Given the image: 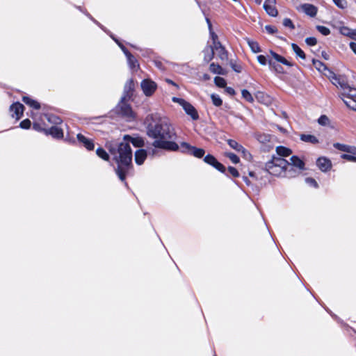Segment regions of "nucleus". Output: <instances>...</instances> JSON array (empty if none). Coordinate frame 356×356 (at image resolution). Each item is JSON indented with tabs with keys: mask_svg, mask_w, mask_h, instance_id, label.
<instances>
[{
	"mask_svg": "<svg viewBox=\"0 0 356 356\" xmlns=\"http://www.w3.org/2000/svg\"><path fill=\"white\" fill-rule=\"evenodd\" d=\"M207 22L208 23L209 29H211V24L208 18H207ZM210 34H211V39L213 40V46H215V42H219L218 41H217L218 36L214 32H212L211 30H210Z\"/></svg>",
	"mask_w": 356,
	"mask_h": 356,
	"instance_id": "44",
	"label": "nucleus"
},
{
	"mask_svg": "<svg viewBox=\"0 0 356 356\" xmlns=\"http://www.w3.org/2000/svg\"><path fill=\"white\" fill-rule=\"evenodd\" d=\"M227 143L232 149L238 152H241V150H243V146L234 140L229 139L227 140Z\"/></svg>",
	"mask_w": 356,
	"mask_h": 356,
	"instance_id": "37",
	"label": "nucleus"
},
{
	"mask_svg": "<svg viewBox=\"0 0 356 356\" xmlns=\"http://www.w3.org/2000/svg\"><path fill=\"white\" fill-rule=\"evenodd\" d=\"M22 100L26 104L29 105V106L35 109H39L40 108V105L38 102L32 99L29 97L24 96L22 97Z\"/></svg>",
	"mask_w": 356,
	"mask_h": 356,
	"instance_id": "30",
	"label": "nucleus"
},
{
	"mask_svg": "<svg viewBox=\"0 0 356 356\" xmlns=\"http://www.w3.org/2000/svg\"><path fill=\"white\" fill-rule=\"evenodd\" d=\"M214 49L213 46L207 47L204 51V60L208 63L213 58Z\"/></svg>",
	"mask_w": 356,
	"mask_h": 356,
	"instance_id": "26",
	"label": "nucleus"
},
{
	"mask_svg": "<svg viewBox=\"0 0 356 356\" xmlns=\"http://www.w3.org/2000/svg\"><path fill=\"white\" fill-rule=\"evenodd\" d=\"M204 161L205 163L213 166L216 169H217L220 172H225V167L222 164L219 163L216 160V159L214 156H213L212 155H210V154L207 155L204 157Z\"/></svg>",
	"mask_w": 356,
	"mask_h": 356,
	"instance_id": "10",
	"label": "nucleus"
},
{
	"mask_svg": "<svg viewBox=\"0 0 356 356\" xmlns=\"http://www.w3.org/2000/svg\"><path fill=\"white\" fill-rule=\"evenodd\" d=\"M265 29L270 34H273L277 31V29L275 26L270 25L265 26Z\"/></svg>",
	"mask_w": 356,
	"mask_h": 356,
	"instance_id": "56",
	"label": "nucleus"
},
{
	"mask_svg": "<svg viewBox=\"0 0 356 356\" xmlns=\"http://www.w3.org/2000/svg\"><path fill=\"white\" fill-rule=\"evenodd\" d=\"M127 58L131 69L137 70L139 68L138 62L132 54H129Z\"/></svg>",
	"mask_w": 356,
	"mask_h": 356,
	"instance_id": "28",
	"label": "nucleus"
},
{
	"mask_svg": "<svg viewBox=\"0 0 356 356\" xmlns=\"http://www.w3.org/2000/svg\"><path fill=\"white\" fill-rule=\"evenodd\" d=\"M350 38L356 40V29H353Z\"/></svg>",
	"mask_w": 356,
	"mask_h": 356,
	"instance_id": "64",
	"label": "nucleus"
},
{
	"mask_svg": "<svg viewBox=\"0 0 356 356\" xmlns=\"http://www.w3.org/2000/svg\"><path fill=\"white\" fill-rule=\"evenodd\" d=\"M333 1L340 8H344L346 6V0H333Z\"/></svg>",
	"mask_w": 356,
	"mask_h": 356,
	"instance_id": "53",
	"label": "nucleus"
},
{
	"mask_svg": "<svg viewBox=\"0 0 356 356\" xmlns=\"http://www.w3.org/2000/svg\"><path fill=\"white\" fill-rule=\"evenodd\" d=\"M283 25L286 27H289L291 29H294L295 26L292 21L289 18H285L283 20Z\"/></svg>",
	"mask_w": 356,
	"mask_h": 356,
	"instance_id": "51",
	"label": "nucleus"
},
{
	"mask_svg": "<svg viewBox=\"0 0 356 356\" xmlns=\"http://www.w3.org/2000/svg\"><path fill=\"white\" fill-rule=\"evenodd\" d=\"M291 47L297 56L300 57L302 59H305V54L296 44L293 43L291 44Z\"/></svg>",
	"mask_w": 356,
	"mask_h": 356,
	"instance_id": "35",
	"label": "nucleus"
},
{
	"mask_svg": "<svg viewBox=\"0 0 356 356\" xmlns=\"http://www.w3.org/2000/svg\"><path fill=\"white\" fill-rule=\"evenodd\" d=\"M317 30L323 35H327L330 34V31L328 28L323 26H317Z\"/></svg>",
	"mask_w": 356,
	"mask_h": 356,
	"instance_id": "48",
	"label": "nucleus"
},
{
	"mask_svg": "<svg viewBox=\"0 0 356 356\" xmlns=\"http://www.w3.org/2000/svg\"><path fill=\"white\" fill-rule=\"evenodd\" d=\"M44 132L46 135H51L54 138H62L63 137V129L58 126H52L49 129H44Z\"/></svg>",
	"mask_w": 356,
	"mask_h": 356,
	"instance_id": "12",
	"label": "nucleus"
},
{
	"mask_svg": "<svg viewBox=\"0 0 356 356\" xmlns=\"http://www.w3.org/2000/svg\"><path fill=\"white\" fill-rule=\"evenodd\" d=\"M300 138L302 141L305 142V143H311V144H314V145L318 143V138L314 135L304 134H301L300 136Z\"/></svg>",
	"mask_w": 356,
	"mask_h": 356,
	"instance_id": "22",
	"label": "nucleus"
},
{
	"mask_svg": "<svg viewBox=\"0 0 356 356\" xmlns=\"http://www.w3.org/2000/svg\"><path fill=\"white\" fill-rule=\"evenodd\" d=\"M342 99L346 105L353 111H356V99L349 97L342 96Z\"/></svg>",
	"mask_w": 356,
	"mask_h": 356,
	"instance_id": "25",
	"label": "nucleus"
},
{
	"mask_svg": "<svg viewBox=\"0 0 356 356\" xmlns=\"http://www.w3.org/2000/svg\"><path fill=\"white\" fill-rule=\"evenodd\" d=\"M45 116H46L47 120L50 123L54 124L55 126H57L58 124H60L62 122L61 120L58 117H56L55 115H46Z\"/></svg>",
	"mask_w": 356,
	"mask_h": 356,
	"instance_id": "42",
	"label": "nucleus"
},
{
	"mask_svg": "<svg viewBox=\"0 0 356 356\" xmlns=\"http://www.w3.org/2000/svg\"><path fill=\"white\" fill-rule=\"evenodd\" d=\"M257 61L262 65H266L267 63H268V60H267L266 56L263 55H259L257 56Z\"/></svg>",
	"mask_w": 356,
	"mask_h": 356,
	"instance_id": "55",
	"label": "nucleus"
},
{
	"mask_svg": "<svg viewBox=\"0 0 356 356\" xmlns=\"http://www.w3.org/2000/svg\"><path fill=\"white\" fill-rule=\"evenodd\" d=\"M353 29H349L348 27H346V26H342L339 29V32L345 35V36H348L350 38L351 37V35H352V32H353Z\"/></svg>",
	"mask_w": 356,
	"mask_h": 356,
	"instance_id": "43",
	"label": "nucleus"
},
{
	"mask_svg": "<svg viewBox=\"0 0 356 356\" xmlns=\"http://www.w3.org/2000/svg\"><path fill=\"white\" fill-rule=\"evenodd\" d=\"M147 154L146 150L140 149L137 150L134 154V160L137 165H140L143 164L144 161L147 159Z\"/></svg>",
	"mask_w": 356,
	"mask_h": 356,
	"instance_id": "16",
	"label": "nucleus"
},
{
	"mask_svg": "<svg viewBox=\"0 0 356 356\" xmlns=\"http://www.w3.org/2000/svg\"><path fill=\"white\" fill-rule=\"evenodd\" d=\"M341 158L349 161L356 162V155L352 154H343L341 156Z\"/></svg>",
	"mask_w": 356,
	"mask_h": 356,
	"instance_id": "47",
	"label": "nucleus"
},
{
	"mask_svg": "<svg viewBox=\"0 0 356 356\" xmlns=\"http://www.w3.org/2000/svg\"><path fill=\"white\" fill-rule=\"evenodd\" d=\"M254 138L262 144H266L268 143L270 140V136L266 134L263 133H256L254 134Z\"/></svg>",
	"mask_w": 356,
	"mask_h": 356,
	"instance_id": "27",
	"label": "nucleus"
},
{
	"mask_svg": "<svg viewBox=\"0 0 356 356\" xmlns=\"http://www.w3.org/2000/svg\"><path fill=\"white\" fill-rule=\"evenodd\" d=\"M147 135L154 139L152 145L156 148L176 151L179 145L174 141L177 137L170 120L159 113L147 117Z\"/></svg>",
	"mask_w": 356,
	"mask_h": 356,
	"instance_id": "1",
	"label": "nucleus"
},
{
	"mask_svg": "<svg viewBox=\"0 0 356 356\" xmlns=\"http://www.w3.org/2000/svg\"><path fill=\"white\" fill-rule=\"evenodd\" d=\"M305 42L309 46H314L317 43V40L314 37H309L305 39Z\"/></svg>",
	"mask_w": 356,
	"mask_h": 356,
	"instance_id": "50",
	"label": "nucleus"
},
{
	"mask_svg": "<svg viewBox=\"0 0 356 356\" xmlns=\"http://www.w3.org/2000/svg\"><path fill=\"white\" fill-rule=\"evenodd\" d=\"M342 96L356 99V88H351L350 86H348V88H346V90L342 92Z\"/></svg>",
	"mask_w": 356,
	"mask_h": 356,
	"instance_id": "34",
	"label": "nucleus"
},
{
	"mask_svg": "<svg viewBox=\"0 0 356 356\" xmlns=\"http://www.w3.org/2000/svg\"><path fill=\"white\" fill-rule=\"evenodd\" d=\"M334 147L340 151L356 155V147L355 146L337 143L334 144Z\"/></svg>",
	"mask_w": 356,
	"mask_h": 356,
	"instance_id": "17",
	"label": "nucleus"
},
{
	"mask_svg": "<svg viewBox=\"0 0 356 356\" xmlns=\"http://www.w3.org/2000/svg\"><path fill=\"white\" fill-rule=\"evenodd\" d=\"M350 47L351 50L354 52V54H356V43L351 42L350 43Z\"/></svg>",
	"mask_w": 356,
	"mask_h": 356,
	"instance_id": "61",
	"label": "nucleus"
},
{
	"mask_svg": "<svg viewBox=\"0 0 356 356\" xmlns=\"http://www.w3.org/2000/svg\"><path fill=\"white\" fill-rule=\"evenodd\" d=\"M316 165L321 171L323 172H328L332 168L331 161L326 157H320L316 161Z\"/></svg>",
	"mask_w": 356,
	"mask_h": 356,
	"instance_id": "9",
	"label": "nucleus"
},
{
	"mask_svg": "<svg viewBox=\"0 0 356 356\" xmlns=\"http://www.w3.org/2000/svg\"><path fill=\"white\" fill-rule=\"evenodd\" d=\"M115 41L118 44L119 47L121 48V49L122 50V51L124 53V54L126 55V56H128L129 54H131L128 51L127 49L122 44H120L117 40L114 39Z\"/></svg>",
	"mask_w": 356,
	"mask_h": 356,
	"instance_id": "58",
	"label": "nucleus"
},
{
	"mask_svg": "<svg viewBox=\"0 0 356 356\" xmlns=\"http://www.w3.org/2000/svg\"><path fill=\"white\" fill-rule=\"evenodd\" d=\"M24 106L19 102H15L10 107V111L11 116L15 118L16 120H19L24 113Z\"/></svg>",
	"mask_w": 356,
	"mask_h": 356,
	"instance_id": "8",
	"label": "nucleus"
},
{
	"mask_svg": "<svg viewBox=\"0 0 356 356\" xmlns=\"http://www.w3.org/2000/svg\"><path fill=\"white\" fill-rule=\"evenodd\" d=\"M128 99L126 96H122L121 101L118 104L117 108L118 111L124 117L132 119L134 118V113L131 106L127 103Z\"/></svg>",
	"mask_w": 356,
	"mask_h": 356,
	"instance_id": "4",
	"label": "nucleus"
},
{
	"mask_svg": "<svg viewBox=\"0 0 356 356\" xmlns=\"http://www.w3.org/2000/svg\"><path fill=\"white\" fill-rule=\"evenodd\" d=\"M76 138L78 141L82 143L88 150H92L94 149L95 145L92 140L85 137L81 134H78Z\"/></svg>",
	"mask_w": 356,
	"mask_h": 356,
	"instance_id": "15",
	"label": "nucleus"
},
{
	"mask_svg": "<svg viewBox=\"0 0 356 356\" xmlns=\"http://www.w3.org/2000/svg\"><path fill=\"white\" fill-rule=\"evenodd\" d=\"M312 62H313V65L315 67V68L317 70H318L319 72H325L326 70H327L329 72V70H327L326 65L323 63H322L321 61H320L318 60L313 59Z\"/></svg>",
	"mask_w": 356,
	"mask_h": 356,
	"instance_id": "33",
	"label": "nucleus"
},
{
	"mask_svg": "<svg viewBox=\"0 0 356 356\" xmlns=\"http://www.w3.org/2000/svg\"><path fill=\"white\" fill-rule=\"evenodd\" d=\"M213 48L214 49V54L216 53L221 60H227V53L220 42H215V46H213Z\"/></svg>",
	"mask_w": 356,
	"mask_h": 356,
	"instance_id": "13",
	"label": "nucleus"
},
{
	"mask_svg": "<svg viewBox=\"0 0 356 356\" xmlns=\"http://www.w3.org/2000/svg\"><path fill=\"white\" fill-rule=\"evenodd\" d=\"M268 65L270 70H274L277 73L284 72L283 68L280 65L275 64L271 60H268Z\"/></svg>",
	"mask_w": 356,
	"mask_h": 356,
	"instance_id": "38",
	"label": "nucleus"
},
{
	"mask_svg": "<svg viewBox=\"0 0 356 356\" xmlns=\"http://www.w3.org/2000/svg\"><path fill=\"white\" fill-rule=\"evenodd\" d=\"M181 148L183 152L189 153L197 158H201L204 154V150L203 149L191 146L187 143H182L181 144Z\"/></svg>",
	"mask_w": 356,
	"mask_h": 356,
	"instance_id": "6",
	"label": "nucleus"
},
{
	"mask_svg": "<svg viewBox=\"0 0 356 356\" xmlns=\"http://www.w3.org/2000/svg\"><path fill=\"white\" fill-rule=\"evenodd\" d=\"M255 97L258 100V102H259L265 105H268L272 102V98L269 95H268L267 94H265L263 92H260V91L257 92L255 94Z\"/></svg>",
	"mask_w": 356,
	"mask_h": 356,
	"instance_id": "19",
	"label": "nucleus"
},
{
	"mask_svg": "<svg viewBox=\"0 0 356 356\" xmlns=\"http://www.w3.org/2000/svg\"><path fill=\"white\" fill-rule=\"evenodd\" d=\"M140 86L144 94L147 97L152 95L157 88L156 83L148 79L142 81Z\"/></svg>",
	"mask_w": 356,
	"mask_h": 356,
	"instance_id": "7",
	"label": "nucleus"
},
{
	"mask_svg": "<svg viewBox=\"0 0 356 356\" xmlns=\"http://www.w3.org/2000/svg\"><path fill=\"white\" fill-rule=\"evenodd\" d=\"M33 129L37 131H43L44 132V128H42L40 125L38 123H33Z\"/></svg>",
	"mask_w": 356,
	"mask_h": 356,
	"instance_id": "60",
	"label": "nucleus"
},
{
	"mask_svg": "<svg viewBox=\"0 0 356 356\" xmlns=\"http://www.w3.org/2000/svg\"><path fill=\"white\" fill-rule=\"evenodd\" d=\"M329 73L330 74L329 78L332 83L337 87L341 88L343 92L346 91V88H348L349 86L347 83L346 79L343 76H337L330 71H329Z\"/></svg>",
	"mask_w": 356,
	"mask_h": 356,
	"instance_id": "5",
	"label": "nucleus"
},
{
	"mask_svg": "<svg viewBox=\"0 0 356 356\" xmlns=\"http://www.w3.org/2000/svg\"><path fill=\"white\" fill-rule=\"evenodd\" d=\"M31 124V121L29 119H26L20 122V127L22 129H29L30 128Z\"/></svg>",
	"mask_w": 356,
	"mask_h": 356,
	"instance_id": "52",
	"label": "nucleus"
},
{
	"mask_svg": "<svg viewBox=\"0 0 356 356\" xmlns=\"http://www.w3.org/2000/svg\"><path fill=\"white\" fill-rule=\"evenodd\" d=\"M211 100H212V103L216 106H220L222 105V101L220 97L218 95L212 94L211 95Z\"/></svg>",
	"mask_w": 356,
	"mask_h": 356,
	"instance_id": "39",
	"label": "nucleus"
},
{
	"mask_svg": "<svg viewBox=\"0 0 356 356\" xmlns=\"http://www.w3.org/2000/svg\"><path fill=\"white\" fill-rule=\"evenodd\" d=\"M227 157H228L233 163H238L239 162V158L234 153L229 152L226 153Z\"/></svg>",
	"mask_w": 356,
	"mask_h": 356,
	"instance_id": "46",
	"label": "nucleus"
},
{
	"mask_svg": "<svg viewBox=\"0 0 356 356\" xmlns=\"http://www.w3.org/2000/svg\"><path fill=\"white\" fill-rule=\"evenodd\" d=\"M134 88V81L132 80H129L124 85L123 96H126L127 99H129L132 95Z\"/></svg>",
	"mask_w": 356,
	"mask_h": 356,
	"instance_id": "21",
	"label": "nucleus"
},
{
	"mask_svg": "<svg viewBox=\"0 0 356 356\" xmlns=\"http://www.w3.org/2000/svg\"><path fill=\"white\" fill-rule=\"evenodd\" d=\"M210 71L213 74L225 75V71L218 64L212 63L209 66Z\"/></svg>",
	"mask_w": 356,
	"mask_h": 356,
	"instance_id": "29",
	"label": "nucleus"
},
{
	"mask_svg": "<svg viewBox=\"0 0 356 356\" xmlns=\"http://www.w3.org/2000/svg\"><path fill=\"white\" fill-rule=\"evenodd\" d=\"M275 3L271 4L269 3H264V8L266 11V13L269 15L273 16V17L277 16V15L278 13L277 9L275 8Z\"/></svg>",
	"mask_w": 356,
	"mask_h": 356,
	"instance_id": "23",
	"label": "nucleus"
},
{
	"mask_svg": "<svg viewBox=\"0 0 356 356\" xmlns=\"http://www.w3.org/2000/svg\"><path fill=\"white\" fill-rule=\"evenodd\" d=\"M305 182L309 184V186H313L314 188H318V183L316 182V181L313 179V178H311V177H307L305 179Z\"/></svg>",
	"mask_w": 356,
	"mask_h": 356,
	"instance_id": "49",
	"label": "nucleus"
},
{
	"mask_svg": "<svg viewBox=\"0 0 356 356\" xmlns=\"http://www.w3.org/2000/svg\"><path fill=\"white\" fill-rule=\"evenodd\" d=\"M124 142H127L129 144L131 143L132 145L136 147H141L144 146L145 142L143 138L141 137H132L129 135H125L124 136Z\"/></svg>",
	"mask_w": 356,
	"mask_h": 356,
	"instance_id": "14",
	"label": "nucleus"
},
{
	"mask_svg": "<svg viewBox=\"0 0 356 356\" xmlns=\"http://www.w3.org/2000/svg\"><path fill=\"white\" fill-rule=\"evenodd\" d=\"M276 152L280 156H287L291 154V150L283 146H278L276 148Z\"/></svg>",
	"mask_w": 356,
	"mask_h": 356,
	"instance_id": "32",
	"label": "nucleus"
},
{
	"mask_svg": "<svg viewBox=\"0 0 356 356\" xmlns=\"http://www.w3.org/2000/svg\"><path fill=\"white\" fill-rule=\"evenodd\" d=\"M225 91L230 95H234L235 94V90H234V88H231V87H226L225 86Z\"/></svg>",
	"mask_w": 356,
	"mask_h": 356,
	"instance_id": "59",
	"label": "nucleus"
},
{
	"mask_svg": "<svg viewBox=\"0 0 356 356\" xmlns=\"http://www.w3.org/2000/svg\"><path fill=\"white\" fill-rule=\"evenodd\" d=\"M110 153L118 164L115 172L121 181H124L132 161V151L127 142H121L117 146L109 148Z\"/></svg>",
	"mask_w": 356,
	"mask_h": 356,
	"instance_id": "2",
	"label": "nucleus"
},
{
	"mask_svg": "<svg viewBox=\"0 0 356 356\" xmlns=\"http://www.w3.org/2000/svg\"><path fill=\"white\" fill-rule=\"evenodd\" d=\"M270 54L276 61L281 63L288 67L292 66V63L291 62L288 61L285 58L282 57V56L276 54L275 52H274L273 51H270Z\"/></svg>",
	"mask_w": 356,
	"mask_h": 356,
	"instance_id": "24",
	"label": "nucleus"
},
{
	"mask_svg": "<svg viewBox=\"0 0 356 356\" xmlns=\"http://www.w3.org/2000/svg\"><path fill=\"white\" fill-rule=\"evenodd\" d=\"M172 101L174 102H177L178 104H179L181 106L183 105L182 102L181 101H185L184 99H180V98H177V97H173L172 98Z\"/></svg>",
	"mask_w": 356,
	"mask_h": 356,
	"instance_id": "62",
	"label": "nucleus"
},
{
	"mask_svg": "<svg viewBox=\"0 0 356 356\" xmlns=\"http://www.w3.org/2000/svg\"><path fill=\"white\" fill-rule=\"evenodd\" d=\"M289 162V168L291 166L296 167L299 170L304 169L305 163L298 156H293L290 158V161Z\"/></svg>",
	"mask_w": 356,
	"mask_h": 356,
	"instance_id": "18",
	"label": "nucleus"
},
{
	"mask_svg": "<svg viewBox=\"0 0 356 356\" xmlns=\"http://www.w3.org/2000/svg\"><path fill=\"white\" fill-rule=\"evenodd\" d=\"M165 81H166L168 83L171 84V85H172V86H175V87H177V88L178 87V86H177V84H176L173 81H172V80H170V79H165Z\"/></svg>",
	"mask_w": 356,
	"mask_h": 356,
	"instance_id": "63",
	"label": "nucleus"
},
{
	"mask_svg": "<svg viewBox=\"0 0 356 356\" xmlns=\"http://www.w3.org/2000/svg\"><path fill=\"white\" fill-rule=\"evenodd\" d=\"M245 40L252 52L258 53L261 51L259 45L256 41L252 40L249 38H246Z\"/></svg>",
	"mask_w": 356,
	"mask_h": 356,
	"instance_id": "31",
	"label": "nucleus"
},
{
	"mask_svg": "<svg viewBox=\"0 0 356 356\" xmlns=\"http://www.w3.org/2000/svg\"><path fill=\"white\" fill-rule=\"evenodd\" d=\"M318 122L322 126H327L330 123V120L326 115H323L318 118Z\"/></svg>",
	"mask_w": 356,
	"mask_h": 356,
	"instance_id": "45",
	"label": "nucleus"
},
{
	"mask_svg": "<svg viewBox=\"0 0 356 356\" xmlns=\"http://www.w3.org/2000/svg\"><path fill=\"white\" fill-rule=\"evenodd\" d=\"M183 104L181 106L185 111V112L191 117V118L194 120H196L198 119L199 115L197 114V111L195 108L188 102L186 101H181Z\"/></svg>",
	"mask_w": 356,
	"mask_h": 356,
	"instance_id": "11",
	"label": "nucleus"
},
{
	"mask_svg": "<svg viewBox=\"0 0 356 356\" xmlns=\"http://www.w3.org/2000/svg\"><path fill=\"white\" fill-rule=\"evenodd\" d=\"M301 8L307 15L311 17L315 16L317 12L316 8L309 3L302 4Z\"/></svg>",
	"mask_w": 356,
	"mask_h": 356,
	"instance_id": "20",
	"label": "nucleus"
},
{
	"mask_svg": "<svg viewBox=\"0 0 356 356\" xmlns=\"http://www.w3.org/2000/svg\"><path fill=\"white\" fill-rule=\"evenodd\" d=\"M228 172L234 177H237L239 176L238 170L234 167L229 166L228 168Z\"/></svg>",
	"mask_w": 356,
	"mask_h": 356,
	"instance_id": "57",
	"label": "nucleus"
},
{
	"mask_svg": "<svg viewBox=\"0 0 356 356\" xmlns=\"http://www.w3.org/2000/svg\"><path fill=\"white\" fill-rule=\"evenodd\" d=\"M96 154L104 161L109 160L108 154L102 147H99L96 149Z\"/></svg>",
	"mask_w": 356,
	"mask_h": 356,
	"instance_id": "36",
	"label": "nucleus"
},
{
	"mask_svg": "<svg viewBox=\"0 0 356 356\" xmlns=\"http://www.w3.org/2000/svg\"><path fill=\"white\" fill-rule=\"evenodd\" d=\"M243 154V156L246 159V160H251L252 159V155L247 150L245 149L243 147V150H241V152Z\"/></svg>",
	"mask_w": 356,
	"mask_h": 356,
	"instance_id": "54",
	"label": "nucleus"
},
{
	"mask_svg": "<svg viewBox=\"0 0 356 356\" xmlns=\"http://www.w3.org/2000/svg\"><path fill=\"white\" fill-rule=\"evenodd\" d=\"M241 95L243 98H244L247 102L250 103L254 102V98L248 90L245 89L242 90Z\"/></svg>",
	"mask_w": 356,
	"mask_h": 356,
	"instance_id": "40",
	"label": "nucleus"
},
{
	"mask_svg": "<svg viewBox=\"0 0 356 356\" xmlns=\"http://www.w3.org/2000/svg\"><path fill=\"white\" fill-rule=\"evenodd\" d=\"M266 170L275 176H282L283 173H289L291 169H289L288 161L277 156H273V159L266 163Z\"/></svg>",
	"mask_w": 356,
	"mask_h": 356,
	"instance_id": "3",
	"label": "nucleus"
},
{
	"mask_svg": "<svg viewBox=\"0 0 356 356\" xmlns=\"http://www.w3.org/2000/svg\"><path fill=\"white\" fill-rule=\"evenodd\" d=\"M215 84L220 88H225L226 86V81L224 78L220 76H216L214 78Z\"/></svg>",
	"mask_w": 356,
	"mask_h": 356,
	"instance_id": "41",
	"label": "nucleus"
}]
</instances>
